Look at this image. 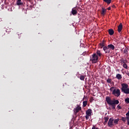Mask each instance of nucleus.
Returning <instances> with one entry per match:
<instances>
[{
    "label": "nucleus",
    "instance_id": "nucleus-31",
    "mask_svg": "<svg viewBox=\"0 0 129 129\" xmlns=\"http://www.w3.org/2000/svg\"><path fill=\"white\" fill-rule=\"evenodd\" d=\"M107 10H108V11H110V10H111V8H110V7H109L107 8Z\"/></svg>",
    "mask_w": 129,
    "mask_h": 129
},
{
    "label": "nucleus",
    "instance_id": "nucleus-16",
    "mask_svg": "<svg viewBox=\"0 0 129 129\" xmlns=\"http://www.w3.org/2000/svg\"><path fill=\"white\" fill-rule=\"evenodd\" d=\"M21 2H22V0H17V6H22V5H23V3H22Z\"/></svg>",
    "mask_w": 129,
    "mask_h": 129
},
{
    "label": "nucleus",
    "instance_id": "nucleus-35",
    "mask_svg": "<svg viewBox=\"0 0 129 129\" xmlns=\"http://www.w3.org/2000/svg\"><path fill=\"white\" fill-rule=\"evenodd\" d=\"M106 122H107V121H104V123H103V124H104V125H105V124H106Z\"/></svg>",
    "mask_w": 129,
    "mask_h": 129
},
{
    "label": "nucleus",
    "instance_id": "nucleus-5",
    "mask_svg": "<svg viewBox=\"0 0 129 129\" xmlns=\"http://www.w3.org/2000/svg\"><path fill=\"white\" fill-rule=\"evenodd\" d=\"M98 57L99 56L95 55V54H92L90 56V61H92L93 63H96L98 62Z\"/></svg>",
    "mask_w": 129,
    "mask_h": 129
},
{
    "label": "nucleus",
    "instance_id": "nucleus-15",
    "mask_svg": "<svg viewBox=\"0 0 129 129\" xmlns=\"http://www.w3.org/2000/svg\"><path fill=\"white\" fill-rule=\"evenodd\" d=\"M105 13H106V9L104 8H102V12H101V15L102 16H104L105 15Z\"/></svg>",
    "mask_w": 129,
    "mask_h": 129
},
{
    "label": "nucleus",
    "instance_id": "nucleus-2",
    "mask_svg": "<svg viewBox=\"0 0 129 129\" xmlns=\"http://www.w3.org/2000/svg\"><path fill=\"white\" fill-rule=\"evenodd\" d=\"M110 91L112 92V94L114 96L118 97L120 96V90H119V89H116L115 87H110Z\"/></svg>",
    "mask_w": 129,
    "mask_h": 129
},
{
    "label": "nucleus",
    "instance_id": "nucleus-37",
    "mask_svg": "<svg viewBox=\"0 0 129 129\" xmlns=\"http://www.w3.org/2000/svg\"><path fill=\"white\" fill-rule=\"evenodd\" d=\"M28 2H29V3H31V2H32V0H28Z\"/></svg>",
    "mask_w": 129,
    "mask_h": 129
},
{
    "label": "nucleus",
    "instance_id": "nucleus-23",
    "mask_svg": "<svg viewBox=\"0 0 129 129\" xmlns=\"http://www.w3.org/2000/svg\"><path fill=\"white\" fill-rule=\"evenodd\" d=\"M124 54L127 55V48H124Z\"/></svg>",
    "mask_w": 129,
    "mask_h": 129
},
{
    "label": "nucleus",
    "instance_id": "nucleus-27",
    "mask_svg": "<svg viewBox=\"0 0 129 129\" xmlns=\"http://www.w3.org/2000/svg\"><path fill=\"white\" fill-rule=\"evenodd\" d=\"M123 68H125V69H127V65L126 63H123Z\"/></svg>",
    "mask_w": 129,
    "mask_h": 129
},
{
    "label": "nucleus",
    "instance_id": "nucleus-36",
    "mask_svg": "<svg viewBox=\"0 0 129 129\" xmlns=\"http://www.w3.org/2000/svg\"><path fill=\"white\" fill-rule=\"evenodd\" d=\"M126 75L129 77V73H126Z\"/></svg>",
    "mask_w": 129,
    "mask_h": 129
},
{
    "label": "nucleus",
    "instance_id": "nucleus-30",
    "mask_svg": "<svg viewBox=\"0 0 129 129\" xmlns=\"http://www.w3.org/2000/svg\"><path fill=\"white\" fill-rule=\"evenodd\" d=\"M92 129H99V128L98 127H96L94 125H93V126L92 127Z\"/></svg>",
    "mask_w": 129,
    "mask_h": 129
},
{
    "label": "nucleus",
    "instance_id": "nucleus-22",
    "mask_svg": "<svg viewBox=\"0 0 129 129\" xmlns=\"http://www.w3.org/2000/svg\"><path fill=\"white\" fill-rule=\"evenodd\" d=\"M80 80H81V81H84V76L83 75H81L80 76Z\"/></svg>",
    "mask_w": 129,
    "mask_h": 129
},
{
    "label": "nucleus",
    "instance_id": "nucleus-8",
    "mask_svg": "<svg viewBox=\"0 0 129 129\" xmlns=\"http://www.w3.org/2000/svg\"><path fill=\"white\" fill-rule=\"evenodd\" d=\"M102 47H103V48H107V49H112V50H114V45H113V44H109V45H108L107 46H102Z\"/></svg>",
    "mask_w": 129,
    "mask_h": 129
},
{
    "label": "nucleus",
    "instance_id": "nucleus-13",
    "mask_svg": "<svg viewBox=\"0 0 129 129\" xmlns=\"http://www.w3.org/2000/svg\"><path fill=\"white\" fill-rule=\"evenodd\" d=\"M96 54V56H102V53H100V50H97V52L95 53H93V54Z\"/></svg>",
    "mask_w": 129,
    "mask_h": 129
},
{
    "label": "nucleus",
    "instance_id": "nucleus-11",
    "mask_svg": "<svg viewBox=\"0 0 129 129\" xmlns=\"http://www.w3.org/2000/svg\"><path fill=\"white\" fill-rule=\"evenodd\" d=\"M110 50H111V49H110V48H107L106 47L105 48H103V50L104 51L105 53H110Z\"/></svg>",
    "mask_w": 129,
    "mask_h": 129
},
{
    "label": "nucleus",
    "instance_id": "nucleus-24",
    "mask_svg": "<svg viewBox=\"0 0 129 129\" xmlns=\"http://www.w3.org/2000/svg\"><path fill=\"white\" fill-rule=\"evenodd\" d=\"M108 33H114V31L112 29H110L108 31Z\"/></svg>",
    "mask_w": 129,
    "mask_h": 129
},
{
    "label": "nucleus",
    "instance_id": "nucleus-20",
    "mask_svg": "<svg viewBox=\"0 0 129 129\" xmlns=\"http://www.w3.org/2000/svg\"><path fill=\"white\" fill-rule=\"evenodd\" d=\"M125 62H126V61L125 60V59H124V58H121V59H120V63L121 64H125Z\"/></svg>",
    "mask_w": 129,
    "mask_h": 129
},
{
    "label": "nucleus",
    "instance_id": "nucleus-6",
    "mask_svg": "<svg viewBox=\"0 0 129 129\" xmlns=\"http://www.w3.org/2000/svg\"><path fill=\"white\" fill-rule=\"evenodd\" d=\"M92 114V109H88V110H87L86 111V120H88L89 118V116H91Z\"/></svg>",
    "mask_w": 129,
    "mask_h": 129
},
{
    "label": "nucleus",
    "instance_id": "nucleus-33",
    "mask_svg": "<svg viewBox=\"0 0 129 129\" xmlns=\"http://www.w3.org/2000/svg\"><path fill=\"white\" fill-rule=\"evenodd\" d=\"M112 7L113 8V9H115V8H116L115 5H112Z\"/></svg>",
    "mask_w": 129,
    "mask_h": 129
},
{
    "label": "nucleus",
    "instance_id": "nucleus-38",
    "mask_svg": "<svg viewBox=\"0 0 129 129\" xmlns=\"http://www.w3.org/2000/svg\"><path fill=\"white\" fill-rule=\"evenodd\" d=\"M116 71H119V70H116Z\"/></svg>",
    "mask_w": 129,
    "mask_h": 129
},
{
    "label": "nucleus",
    "instance_id": "nucleus-3",
    "mask_svg": "<svg viewBox=\"0 0 129 129\" xmlns=\"http://www.w3.org/2000/svg\"><path fill=\"white\" fill-rule=\"evenodd\" d=\"M127 87V84L125 83L121 84V88L120 89L121 92L124 93L125 94H129V88Z\"/></svg>",
    "mask_w": 129,
    "mask_h": 129
},
{
    "label": "nucleus",
    "instance_id": "nucleus-32",
    "mask_svg": "<svg viewBox=\"0 0 129 129\" xmlns=\"http://www.w3.org/2000/svg\"><path fill=\"white\" fill-rule=\"evenodd\" d=\"M114 34V33H109L110 36H112Z\"/></svg>",
    "mask_w": 129,
    "mask_h": 129
},
{
    "label": "nucleus",
    "instance_id": "nucleus-9",
    "mask_svg": "<svg viewBox=\"0 0 129 129\" xmlns=\"http://www.w3.org/2000/svg\"><path fill=\"white\" fill-rule=\"evenodd\" d=\"M117 31H118V33H120V32H121V31H122V23H120L119 25H118Z\"/></svg>",
    "mask_w": 129,
    "mask_h": 129
},
{
    "label": "nucleus",
    "instance_id": "nucleus-7",
    "mask_svg": "<svg viewBox=\"0 0 129 129\" xmlns=\"http://www.w3.org/2000/svg\"><path fill=\"white\" fill-rule=\"evenodd\" d=\"M108 122V126H109V127H113V126H114V124H113V123H114L113 122V118L111 117L110 118V119H109V121H107Z\"/></svg>",
    "mask_w": 129,
    "mask_h": 129
},
{
    "label": "nucleus",
    "instance_id": "nucleus-4",
    "mask_svg": "<svg viewBox=\"0 0 129 129\" xmlns=\"http://www.w3.org/2000/svg\"><path fill=\"white\" fill-rule=\"evenodd\" d=\"M127 109L129 110V108H127ZM125 115H126V117H121L120 120L123 121L124 123L126 121L127 125H129V110L127 111V112L126 114H125Z\"/></svg>",
    "mask_w": 129,
    "mask_h": 129
},
{
    "label": "nucleus",
    "instance_id": "nucleus-10",
    "mask_svg": "<svg viewBox=\"0 0 129 129\" xmlns=\"http://www.w3.org/2000/svg\"><path fill=\"white\" fill-rule=\"evenodd\" d=\"M81 110V107L79 106H78L75 109V114H77L78 112H80Z\"/></svg>",
    "mask_w": 129,
    "mask_h": 129
},
{
    "label": "nucleus",
    "instance_id": "nucleus-12",
    "mask_svg": "<svg viewBox=\"0 0 129 129\" xmlns=\"http://www.w3.org/2000/svg\"><path fill=\"white\" fill-rule=\"evenodd\" d=\"M78 12H77V10L75 9V8H73L72 10V14L73 15V16L76 15L77 14H78Z\"/></svg>",
    "mask_w": 129,
    "mask_h": 129
},
{
    "label": "nucleus",
    "instance_id": "nucleus-34",
    "mask_svg": "<svg viewBox=\"0 0 129 129\" xmlns=\"http://www.w3.org/2000/svg\"><path fill=\"white\" fill-rule=\"evenodd\" d=\"M89 101H90L91 102H92V101H93V97L91 98V99L89 100Z\"/></svg>",
    "mask_w": 129,
    "mask_h": 129
},
{
    "label": "nucleus",
    "instance_id": "nucleus-17",
    "mask_svg": "<svg viewBox=\"0 0 129 129\" xmlns=\"http://www.w3.org/2000/svg\"><path fill=\"white\" fill-rule=\"evenodd\" d=\"M118 121H119V118H116L115 119H113V122L114 123V124H118Z\"/></svg>",
    "mask_w": 129,
    "mask_h": 129
},
{
    "label": "nucleus",
    "instance_id": "nucleus-26",
    "mask_svg": "<svg viewBox=\"0 0 129 129\" xmlns=\"http://www.w3.org/2000/svg\"><path fill=\"white\" fill-rule=\"evenodd\" d=\"M109 119H110V118H109L107 117H104V122L109 121Z\"/></svg>",
    "mask_w": 129,
    "mask_h": 129
},
{
    "label": "nucleus",
    "instance_id": "nucleus-21",
    "mask_svg": "<svg viewBox=\"0 0 129 129\" xmlns=\"http://www.w3.org/2000/svg\"><path fill=\"white\" fill-rule=\"evenodd\" d=\"M125 103L126 104H129V98H126L124 100Z\"/></svg>",
    "mask_w": 129,
    "mask_h": 129
},
{
    "label": "nucleus",
    "instance_id": "nucleus-25",
    "mask_svg": "<svg viewBox=\"0 0 129 129\" xmlns=\"http://www.w3.org/2000/svg\"><path fill=\"white\" fill-rule=\"evenodd\" d=\"M87 101H83V107H86L87 106Z\"/></svg>",
    "mask_w": 129,
    "mask_h": 129
},
{
    "label": "nucleus",
    "instance_id": "nucleus-1",
    "mask_svg": "<svg viewBox=\"0 0 129 129\" xmlns=\"http://www.w3.org/2000/svg\"><path fill=\"white\" fill-rule=\"evenodd\" d=\"M105 101L107 102L108 105L112 106V109L113 110H115V105L119 104V101L118 100H111L109 96L105 97Z\"/></svg>",
    "mask_w": 129,
    "mask_h": 129
},
{
    "label": "nucleus",
    "instance_id": "nucleus-19",
    "mask_svg": "<svg viewBox=\"0 0 129 129\" xmlns=\"http://www.w3.org/2000/svg\"><path fill=\"white\" fill-rule=\"evenodd\" d=\"M103 1L105 3H106L107 5H110V4H111V0H103Z\"/></svg>",
    "mask_w": 129,
    "mask_h": 129
},
{
    "label": "nucleus",
    "instance_id": "nucleus-18",
    "mask_svg": "<svg viewBox=\"0 0 129 129\" xmlns=\"http://www.w3.org/2000/svg\"><path fill=\"white\" fill-rule=\"evenodd\" d=\"M116 79H118L119 80H120L121 79V75L120 74H116Z\"/></svg>",
    "mask_w": 129,
    "mask_h": 129
},
{
    "label": "nucleus",
    "instance_id": "nucleus-28",
    "mask_svg": "<svg viewBox=\"0 0 129 129\" xmlns=\"http://www.w3.org/2000/svg\"><path fill=\"white\" fill-rule=\"evenodd\" d=\"M116 109H117L118 110H121V106H120V105H116Z\"/></svg>",
    "mask_w": 129,
    "mask_h": 129
},
{
    "label": "nucleus",
    "instance_id": "nucleus-29",
    "mask_svg": "<svg viewBox=\"0 0 129 129\" xmlns=\"http://www.w3.org/2000/svg\"><path fill=\"white\" fill-rule=\"evenodd\" d=\"M107 83H111V79H108L107 80Z\"/></svg>",
    "mask_w": 129,
    "mask_h": 129
},
{
    "label": "nucleus",
    "instance_id": "nucleus-14",
    "mask_svg": "<svg viewBox=\"0 0 129 129\" xmlns=\"http://www.w3.org/2000/svg\"><path fill=\"white\" fill-rule=\"evenodd\" d=\"M105 43V40L102 41V42L99 43V47H101V48H102V47H104Z\"/></svg>",
    "mask_w": 129,
    "mask_h": 129
}]
</instances>
